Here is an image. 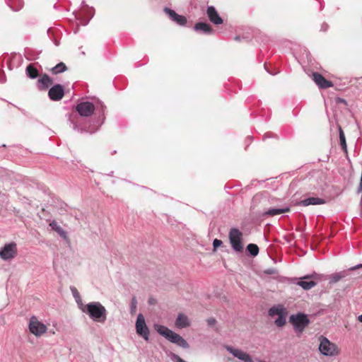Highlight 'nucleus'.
<instances>
[{"mask_svg": "<svg viewBox=\"0 0 362 362\" xmlns=\"http://www.w3.org/2000/svg\"><path fill=\"white\" fill-rule=\"evenodd\" d=\"M226 349L234 357L238 358L244 362H254L252 357L248 354L243 351L240 349H235L230 346H227Z\"/></svg>", "mask_w": 362, "mask_h": 362, "instance_id": "f8f14e48", "label": "nucleus"}, {"mask_svg": "<svg viewBox=\"0 0 362 362\" xmlns=\"http://www.w3.org/2000/svg\"><path fill=\"white\" fill-rule=\"evenodd\" d=\"M325 204V200L319 197H308L298 202V205L308 206L309 205H320Z\"/></svg>", "mask_w": 362, "mask_h": 362, "instance_id": "a211bd4d", "label": "nucleus"}, {"mask_svg": "<svg viewBox=\"0 0 362 362\" xmlns=\"http://www.w3.org/2000/svg\"><path fill=\"white\" fill-rule=\"evenodd\" d=\"M194 30L197 32H202L206 35H211L214 33V30L211 28V26L204 22L197 23L194 26Z\"/></svg>", "mask_w": 362, "mask_h": 362, "instance_id": "f3484780", "label": "nucleus"}, {"mask_svg": "<svg viewBox=\"0 0 362 362\" xmlns=\"http://www.w3.org/2000/svg\"><path fill=\"white\" fill-rule=\"evenodd\" d=\"M137 307V300L135 297H133L130 303V313L134 314Z\"/></svg>", "mask_w": 362, "mask_h": 362, "instance_id": "473e14b6", "label": "nucleus"}, {"mask_svg": "<svg viewBox=\"0 0 362 362\" xmlns=\"http://www.w3.org/2000/svg\"><path fill=\"white\" fill-rule=\"evenodd\" d=\"M71 291L74 298H75L76 301L80 306L81 303H79L81 301V296H80L78 291H77V289L75 287H71Z\"/></svg>", "mask_w": 362, "mask_h": 362, "instance_id": "2f4dec72", "label": "nucleus"}, {"mask_svg": "<svg viewBox=\"0 0 362 362\" xmlns=\"http://www.w3.org/2000/svg\"><path fill=\"white\" fill-rule=\"evenodd\" d=\"M361 267H362V264H357V265H356L354 267H351L349 269V270L350 271H354V270H356V269H357L358 268H361Z\"/></svg>", "mask_w": 362, "mask_h": 362, "instance_id": "4c0bfd02", "label": "nucleus"}, {"mask_svg": "<svg viewBox=\"0 0 362 362\" xmlns=\"http://www.w3.org/2000/svg\"><path fill=\"white\" fill-rule=\"evenodd\" d=\"M74 129H78V127H77V126H76V124H74Z\"/></svg>", "mask_w": 362, "mask_h": 362, "instance_id": "37998d69", "label": "nucleus"}, {"mask_svg": "<svg viewBox=\"0 0 362 362\" xmlns=\"http://www.w3.org/2000/svg\"><path fill=\"white\" fill-rule=\"evenodd\" d=\"M155 329L159 333L161 336L164 337L165 339L167 338L168 335L172 331L171 329H168L167 327L161 325H156Z\"/></svg>", "mask_w": 362, "mask_h": 362, "instance_id": "393cba45", "label": "nucleus"}, {"mask_svg": "<svg viewBox=\"0 0 362 362\" xmlns=\"http://www.w3.org/2000/svg\"><path fill=\"white\" fill-rule=\"evenodd\" d=\"M80 309L94 322H105L106 320L107 310L100 302H90L86 305L81 304Z\"/></svg>", "mask_w": 362, "mask_h": 362, "instance_id": "f03ea898", "label": "nucleus"}, {"mask_svg": "<svg viewBox=\"0 0 362 362\" xmlns=\"http://www.w3.org/2000/svg\"><path fill=\"white\" fill-rule=\"evenodd\" d=\"M228 237L232 248L235 252H241L243 250L242 232L238 228H233L229 231Z\"/></svg>", "mask_w": 362, "mask_h": 362, "instance_id": "39448f33", "label": "nucleus"}, {"mask_svg": "<svg viewBox=\"0 0 362 362\" xmlns=\"http://www.w3.org/2000/svg\"><path fill=\"white\" fill-rule=\"evenodd\" d=\"M340 102H341V103H345V100H344V99H340Z\"/></svg>", "mask_w": 362, "mask_h": 362, "instance_id": "c03bdc74", "label": "nucleus"}, {"mask_svg": "<svg viewBox=\"0 0 362 362\" xmlns=\"http://www.w3.org/2000/svg\"><path fill=\"white\" fill-rule=\"evenodd\" d=\"M49 226L51 228L57 232L58 235L64 240H67V233L58 224L56 221H52L49 223Z\"/></svg>", "mask_w": 362, "mask_h": 362, "instance_id": "5701e85b", "label": "nucleus"}, {"mask_svg": "<svg viewBox=\"0 0 362 362\" xmlns=\"http://www.w3.org/2000/svg\"><path fill=\"white\" fill-rule=\"evenodd\" d=\"M206 13L209 21L215 25H220L223 23V19L219 16L218 11L213 6L207 7Z\"/></svg>", "mask_w": 362, "mask_h": 362, "instance_id": "2eb2a0df", "label": "nucleus"}, {"mask_svg": "<svg viewBox=\"0 0 362 362\" xmlns=\"http://www.w3.org/2000/svg\"><path fill=\"white\" fill-rule=\"evenodd\" d=\"M319 279V274L313 273L311 275H306L297 282V285L302 287L304 290H310L317 285L315 280Z\"/></svg>", "mask_w": 362, "mask_h": 362, "instance_id": "1a4fd4ad", "label": "nucleus"}, {"mask_svg": "<svg viewBox=\"0 0 362 362\" xmlns=\"http://www.w3.org/2000/svg\"><path fill=\"white\" fill-rule=\"evenodd\" d=\"M339 142L341 148L345 153H347V146L346 142V137L344 133L340 126H339Z\"/></svg>", "mask_w": 362, "mask_h": 362, "instance_id": "bb28decb", "label": "nucleus"}, {"mask_svg": "<svg viewBox=\"0 0 362 362\" xmlns=\"http://www.w3.org/2000/svg\"><path fill=\"white\" fill-rule=\"evenodd\" d=\"M347 275L346 271H341L339 272H337L334 274H332L329 277V283L330 284H335L338 282L341 279L344 278Z\"/></svg>", "mask_w": 362, "mask_h": 362, "instance_id": "b1692460", "label": "nucleus"}, {"mask_svg": "<svg viewBox=\"0 0 362 362\" xmlns=\"http://www.w3.org/2000/svg\"><path fill=\"white\" fill-rule=\"evenodd\" d=\"M136 333L142 337L146 341L149 339V329L147 327L144 317L142 314H139L136 322Z\"/></svg>", "mask_w": 362, "mask_h": 362, "instance_id": "0eeeda50", "label": "nucleus"}, {"mask_svg": "<svg viewBox=\"0 0 362 362\" xmlns=\"http://www.w3.org/2000/svg\"><path fill=\"white\" fill-rule=\"evenodd\" d=\"M207 322L209 326H213L216 324V320L214 318H209L207 320Z\"/></svg>", "mask_w": 362, "mask_h": 362, "instance_id": "e433bc0d", "label": "nucleus"}, {"mask_svg": "<svg viewBox=\"0 0 362 362\" xmlns=\"http://www.w3.org/2000/svg\"><path fill=\"white\" fill-rule=\"evenodd\" d=\"M264 69L267 70V71L269 74H270L271 75H275V74H276V73H273V72H271L270 71H269V70L267 69V65H266V64L264 65Z\"/></svg>", "mask_w": 362, "mask_h": 362, "instance_id": "ea45409f", "label": "nucleus"}, {"mask_svg": "<svg viewBox=\"0 0 362 362\" xmlns=\"http://www.w3.org/2000/svg\"><path fill=\"white\" fill-rule=\"evenodd\" d=\"M166 339L170 341L171 343L175 344L177 346L187 349L189 348V344L187 341L182 338L180 334L171 331L170 333L168 335Z\"/></svg>", "mask_w": 362, "mask_h": 362, "instance_id": "ddd939ff", "label": "nucleus"}, {"mask_svg": "<svg viewBox=\"0 0 362 362\" xmlns=\"http://www.w3.org/2000/svg\"><path fill=\"white\" fill-rule=\"evenodd\" d=\"M94 16V10L93 8H87L80 16H77L76 18L79 21L82 25H86L90 20Z\"/></svg>", "mask_w": 362, "mask_h": 362, "instance_id": "dca6fc26", "label": "nucleus"}, {"mask_svg": "<svg viewBox=\"0 0 362 362\" xmlns=\"http://www.w3.org/2000/svg\"><path fill=\"white\" fill-rule=\"evenodd\" d=\"M319 350L322 355L326 356H334L339 354L337 346L323 336L320 337Z\"/></svg>", "mask_w": 362, "mask_h": 362, "instance_id": "20e7f679", "label": "nucleus"}, {"mask_svg": "<svg viewBox=\"0 0 362 362\" xmlns=\"http://www.w3.org/2000/svg\"><path fill=\"white\" fill-rule=\"evenodd\" d=\"M66 69L67 67L66 64L63 62H59L52 68L51 72L52 74H58L64 72Z\"/></svg>", "mask_w": 362, "mask_h": 362, "instance_id": "a878e982", "label": "nucleus"}, {"mask_svg": "<svg viewBox=\"0 0 362 362\" xmlns=\"http://www.w3.org/2000/svg\"><path fill=\"white\" fill-rule=\"evenodd\" d=\"M265 273L267 274H277V271L276 269L269 268L265 271Z\"/></svg>", "mask_w": 362, "mask_h": 362, "instance_id": "c9c22d12", "label": "nucleus"}, {"mask_svg": "<svg viewBox=\"0 0 362 362\" xmlns=\"http://www.w3.org/2000/svg\"><path fill=\"white\" fill-rule=\"evenodd\" d=\"M13 1L18 4L17 7H15L13 4L10 5V7L13 11H18L23 7V0H13Z\"/></svg>", "mask_w": 362, "mask_h": 362, "instance_id": "72a5a7b5", "label": "nucleus"}, {"mask_svg": "<svg viewBox=\"0 0 362 362\" xmlns=\"http://www.w3.org/2000/svg\"><path fill=\"white\" fill-rule=\"evenodd\" d=\"M50 31H51V29L49 28V29H48L47 33H49Z\"/></svg>", "mask_w": 362, "mask_h": 362, "instance_id": "49530a36", "label": "nucleus"}, {"mask_svg": "<svg viewBox=\"0 0 362 362\" xmlns=\"http://www.w3.org/2000/svg\"><path fill=\"white\" fill-rule=\"evenodd\" d=\"M263 199L262 194H257L252 199V207L255 208Z\"/></svg>", "mask_w": 362, "mask_h": 362, "instance_id": "7c9ffc66", "label": "nucleus"}, {"mask_svg": "<svg viewBox=\"0 0 362 362\" xmlns=\"http://www.w3.org/2000/svg\"><path fill=\"white\" fill-rule=\"evenodd\" d=\"M26 74L30 78H35L38 76V71L32 64H29L26 67Z\"/></svg>", "mask_w": 362, "mask_h": 362, "instance_id": "cd10ccee", "label": "nucleus"}, {"mask_svg": "<svg viewBox=\"0 0 362 362\" xmlns=\"http://www.w3.org/2000/svg\"><path fill=\"white\" fill-rule=\"evenodd\" d=\"M54 44L56 45V46H58V45H59V42H57V41H55V42H54Z\"/></svg>", "mask_w": 362, "mask_h": 362, "instance_id": "a18cd8bd", "label": "nucleus"}, {"mask_svg": "<svg viewBox=\"0 0 362 362\" xmlns=\"http://www.w3.org/2000/svg\"><path fill=\"white\" fill-rule=\"evenodd\" d=\"M30 332L35 336H41L47 331V327L40 322L35 316H32L29 322Z\"/></svg>", "mask_w": 362, "mask_h": 362, "instance_id": "6e6552de", "label": "nucleus"}, {"mask_svg": "<svg viewBox=\"0 0 362 362\" xmlns=\"http://www.w3.org/2000/svg\"><path fill=\"white\" fill-rule=\"evenodd\" d=\"M328 29V25L327 23H323L321 26V30L322 31H326Z\"/></svg>", "mask_w": 362, "mask_h": 362, "instance_id": "58836bf2", "label": "nucleus"}, {"mask_svg": "<svg viewBox=\"0 0 362 362\" xmlns=\"http://www.w3.org/2000/svg\"><path fill=\"white\" fill-rule=\"evenodd\" d=\"M358 320L362 322V314L358 316Z\"/></svg>", "mask_w": 362, "mask_h": 362, "instance_id": "a19ab883", "label": "nucleus"}, {"mask_svg": "<svg viewBox=\"0 0 362 362\" xmlns=\"http://www.w3.org/2000/svg\"><path fill=\"white\" fill-rule=\"evenodd\" d=\"M289 322L293 325V329L297 334L300 336L310 321L306 314L298 313L289 317Z\"/></svg>", "mask_w": 362, "mask_h": 362, "instance_id": "7ed1b4c3", "label": "nucleus"}, {"mask_svg": "<svg viewBox=\"0 0 362 362\" xmlns=\"http://www.w3.org/2000/svg\"><path fill=\"white\" fill-rule=\"evenodd\" d=\"M64 95V88L60 84H55L48 91V96L52 101H59Z\"/></svg>", "mask_w": 362, "mask_h": 362, "instance_id": "9d476101", "label": "nucleus"}, {"mask_svg": "<svg viewBox=\"0 0 362 362\" xmlns=\"http://www.w3.org/2000/svg\"><path fill=\"white\" fill-rule=\"evenodd\" d=\"M106 107L101 101H98L95 105L88 101L81 102L76 106V110L81 117H90L95 111V115L98 118L94 122L93 127H89L87 132L93 133L103 124L105 117V112Z\"/></svg>", "mask_w": 362, "mask_h": 362, "instance_id": "f257e3e1", "label": "nucleus"}, {"mask_svg": "<svg viewBox=\"0 0 362 362\" xmlns=\"http://www.w3.org/2000/svg\"><path fill=\"white\" fill-rule=\"evenodd\" d=\"M190 325V321L187 316L183 314H179L175 320V326L177 328L182 329L187 327Z\"/></svg>", "mask_w": 362, "mask_h": 362, "instance_id": "412c9836", "label": "nucleus"}, {"mask_svg": "<svg viewBox=\"0 0 362 362\" xmlns=\"http://www.w3.org/2000/svg\"><path fill=\"white\" fill-rule=\"evenodd\" d=\"M247 251L252 256L255 257L259 253V247L256 244L250 243L247 246Z\"/></svg>", "mask_w": 362, "mask_h": 362, "instance_id": "c85d7f7f", "label": "nucleus"}, {"mask_svg": "<svg viewBox=\"0 0 362 362\" xmlns=\"http://www.w3.org/2000/svg\"><path fill=\"white\" fill-rule=\"evenodd\" d=\"M53 83L52 79L47 74L42 75L37 82L39 90H45Z\"/></svg>", "mask_w": 362, "mask_h": 362, "instance_id": "6ab92c4d", "label": "nucleus"}, {"mask_svg": "<svg viewBox=\"0 0 362 362\" xmlns=\"http://www.w3.org/2000/svg\"><path fill=\"white\" fill-rule=\"evenodd\" d=\"M235 40H240V36L237 35L235 37Z\"/></svg>", "mask_w": 362, "mask_h": 362, "instance_id": "79ce46f5", "label": "nucleus"}, {"mask_svg": "<svg viewBox=\"0 0 362 362\" xmlns=\"http://www.w3.org/2000/svg\"><path fill=\"white\" fill-rule=\"evenodd\" d=\"M290 211L289 206H285L283 208H274L270 209L263 213L264 216H274L284 213L288 212Z\"/></svg>", "mask_w": 362, "mask_h": 362, "instance_id": "4be33fe9", "label": "nucleus"}, {"mask_svg": "<svg viewBox=\"0 0 362 362\" xmlns=\"http://www.w3.org/2000/svg\"><path fill=\"white\" fill-rule=\"evenodd\" d=\"M222 241L221 240H218V239H214V241H213V247L214 249H216L217 247H218L219 246H221L222 245Z\"/></svg>", "mask_w": 362, "mask_h": 362, "instance_id": "f704fd0d", "label": "nucleus"}, {"mask_svg": "<svg viewBox=\"0 0 362 362\" xmlns=\"http://www.w3.org/2000/svg\"><path fill=\"white\" fill-rule=\"evenodd\" d=\"M164 12L168 15L171 21L176 23L177 25L185 26L187 24V18L184 16L177 14L174 10L168 7L164 8Z\"/></svg>", "mask_w": 362, "mask_h": 362, "instance_id": "9b49d317", "label": "nucleus"}, {"mask_svg": "<svg viewBox=\"0 0 362 362\" xmlns=\"http://www.w3.org/2000/svg\"><path fill=\"white\" fill-rule=\"evenodd\" d=\"M313 80L320 88L325 89L333 86L332 81L327 80L322 74L314 72L313 74Z\"/></svg>", "mask_w": 362, "mask_h": 362, "instance_id": "4468645a", "label": "nucleus"}, {"mask_svg": "<svg viewBox=\"0 0 362 362\" xmlns=\"http://www.w3.org/2000/svg\"><path fill=\"white\" fill-rule=\"evenodd\" d=\"M17 255V246L13 242L6 244L0 250V257L3 260H10Z\"/></svg>", "mask_w": 362, "mask_h": 362, "instance_id": "423d86ee", "label": "nucleus"}, {"mask_svg": "<svg viewBox=\"0 0 362 362\" xmlns=\"http://www.w3.org/2000/svg\"><path fill=\"white\" fill-rule=\"evenodd\" d=\"M287 314H284V315H282L281 316H279L274 321V323L275 325L279 327H283L286 322V316Z\"/></svg>", "mask_w": 362, "mask_h": 362, "instance_id": "c756f323", "label": "nucleus"}, {"mask_svg": "<svg viewBox=\"0 0 362 362\" xmlns=\"http://www.w3.org/2000/svg\"><path fill=\"white\" fill-rule=\"evenodd\" d=\"M287 313L286 309L282 305H274L268 310V314L270 317H274L275 315L279 317Z\"/></svg>", "mask_w": 362, "mask_h": 362, "instance_id": "aec40b11", "label": "nucleus"}]
</instances>
